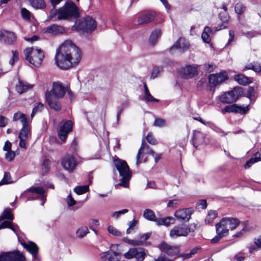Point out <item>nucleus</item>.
Returning <instances> with one entry per match:
<instances>
[{"label": "nucleus", "mask_w": 261, "mask_h": 261, "mask_svg": "<svg viewBox=\"0 0 261 261\" xmlns=\"http://www.w3.org/2000/svg\"><path fill=\"white\" fill-rule=\"evenodd\" d=\"M56 15L58 20L75 18L80 16L78 8L71 1L67 2L63 7L57 10H51L47 20L53 19Z\"/></svg>", "instance_id": "nucleus-3"}, {"label": "nucleus", "mask_w": 261, "mask_h": 261, "mask_svg": "<svg viewBox=\"0 0 261 261\" xmlns=\"http://www.w3.org/2000/svg\"><path fill=\"white\" fill-rule=\"evenodd\" d=\"M234 79L239 84L242 85H248L250 82L248 77L240 74L236 75L234 76Z\"/></svg>", "instance_id": "nucleus-32"}, {"label": "nucleus", "mask_w": 261, "mask_h": 261, "mask_svg": "<svg viewBox=\"0 0 261 261\" xmlns=\"http://www.w3.org/2000/svg\"><path fill=\"white\" fill-rule=\"evenodd\" d=\"M31 5L36 9H42L45 7L44 0H29Z\"/></svg>", "instance_id": "nucleus-31"}, {"label": "nucleus", "mask_w": 261, "mask_h": 261, "mask_svg": "<svg viewBox=\"0 0 261 261\" xmlns=\"http://www.w3.org/2000/svg\"><path fill=\"white\" fill-rule=\"evenodd\" d=\"M256 160H255L252 156L251 158L248 161L246 162L244 166V167L245 169H248L250 168L253 164L256 163Z\"/></svg>", "instance_id": "nucleus-61"}, {"label": "nucleus", "mask_w": 261, "mask_h": 261, "mask_svg": "<svg viewBox=\"0 0 261 261\" xmlns=\"http://www.w3.org/2000/svg\"><path fill=\"white\" fill-rule=\"evenodd\" d=\"M143 216L148 220L157 223L158 218L155 216L154 213H143Z\"/></svg>", "instance_id": "nucleus-45"}, {"label": "nucleus", "mask_w": 261, "mask_h": 261, "mask_svg": "<svg viewBox=\"0 0 261 261\" xmlns=\"http://www.w3.org/2000/svg\"><path fill=\"white\" fill-rule=\"evenodd\" d=\"M138 220L134 219L132 221H129L128 223V228L126 230V233L129 234L131 232V230L135 229V226L138 224Z\"/></svg>", "instance_id": "nucleus-43"}, {"label": "nucleus", "mask_w": 261, "mask_h": 261, "mask_svg": "<svg viewBox=\"0 0 261 261\" xmlns=\"http://www.w3.org/2000/svg\"><path fill=\"white\" fill-rule=\"evenodd\" d=\"M114 163L115 167L122 177L119 185L124 188H127L129 186V181L132 177V173L127 163L125 161L120 159L115 160Z\"/></svg>", "instance_id": "nucleus-4"}, {"label": "nucleus", "mask_w": 261, "mask_h": 261, "mask_svg": "<svg viewBox=\"0 0 261 261\" xmlns=\"http://www.w3.org/2000/svg\"><path fill=\"white\" fill-rule=\"evenodd\" d=\"M205 70L208 72L213 71L215 68V66L213 64H205L203 65Z\"/></svg>", "instance_id": "nucleus-62"}, {"label": "nucleus", "mask_w": 261, "mask_h": 261, "mask_svg": "<svg viewBox=\"0 0 261 261\" xmlns=\"http://www.w3.org/2000/svg\"><path fill=\"white\" fill-rule=\"evenodd\" d=\"M66 88L60 82H54L52 89L45 93L46 100L50 109L59 111L61 110V105L59 99L64 97Z\"/></svg>", "instance_id": "nucleus-2"}, {"label": "nucleus", "mask_w": 261, "mask_h": 261, "mask_svg": "<svg viewBox=\"0 0 261 261\" xmlns=\"http://www.w3.org/2000/svg\"><path fill=\"white\" fill-rule=\"evenodd\" d=\"M161 35L160 30H154L151 34L149 38V42L151 45H154Z\"/></svg>", "instance_id": "nucleus-30"}, {"label": "nucleus", "mask_w": 261, "mask_h": 261, "mask_svg": "<svg viewBox=\"0 0 261 261\" xmlns=\"http://www.w3.org/2000/svg\"><path fill=\"white\" fill-rule=\"evenodd\" d=\"M189 47V44L184 38H179L171 47L170 53L171 54H181Z\"/></svg>", "instance_id": "nucleus-12"}, {"label": "nucleus", "mask_w": 261, "mask_h": 261, "mask_svg": "<svg viewBox=\"0 0 261 261\" xmlns=\"http://www.w3.org/2000/svg\"><path fill=\"white\" fill-rule=\"evenodd\" d=\"M73 123L70 120L63 122L58 132L59 138L63 141H65L68 134L72 130Z\"/></svg>", "instance_id": "nucleus-13"}, {"label": "nucleus", "mask_w": 261, "mask_h": 261, "mask_svg": "<svg viewBox=\"0 0 261 261\" xmlns=\"http://www.w3.org/2000/svg\"><path fill=\"white\" fill-rule=\"evenodd\" d=\"M196 207L201 208L202 210H205L207 207V202L206 200H200L196 203Z\"/></svg>", "instance_id": "nucleus-55"}, {"label": "nucleus", "mask_w": 261, "mask_h": 261, "mask_svg": "<svg viewBox=\"0 0 261 261\" xmlns=\"http://www.w3.org/2000/svg\"><path fill=\"white\" fill-rule=\"evenodd\" d=\"M147 253V250L142 248H131L124 253V256L127 259L135 258L137 261H143Z\"/></svg>", "instance_id": "nucleus-9"}, {"label": "nucleus", "mask_w": 261, "mask_h": 261, "mask_svg": "<svg viewBox=\"0 0 261 261\" xmlns=\"http://www.w3.org/2000/svg\"><path fill=\"white\" fill-rule=\"evenodd\" d=\"M96 27L95 20L91 17L88 16L76 20L73 28L78 32L91 33L95 30Z\"/></svg>", "instance_id": "nucleus-6"}, {"label": "nucleus", "mask_w": 261, "mask_h": 261, "mask_svg": "<svg viewBox=\"0 0 261 261\" xmlns=\"http://www.w3.org/2000/svg\"><path fill=\"white\" fill-rule=\"evenodd\" d=\"M13 219V213H2L0 216V221L2 220H8L11 222Z\"/></svg>", "instance_id": "nucleus-50"}, {"label": "nucleus", "mask_w": 261, "mask_h": 261, "mask_svg": "<svg viewBox=\"0 0 261 261\" xmlns=\"http://www.w3.org/2000/svg\"><path fill=\"white\" fill-rule=\"evenodd\" d=\"M247 97L250 99H252L254 97V90L252 87H249L247 90Z\"/></svg>", "instance_id": "nucleus-60"}, {"label": "nucleus", "mask_w": 261, "mask_h": 261, "mask_svg": "<svg viewBox=\"0 0 261 261\" xmlns=\"http://www.w3.org/2000/svg\"><path fill=\"white\" fill-rule=\"evenodd\" d=\"M243 35L245 36L247 38L250 39L256 37L258 35V33L255 31H249L243 33Z\"/></svg>", "instance_id": "nucleus-59"}, {"label": "nucleus", "mask_w": 261, "mask_h": 261, "mask_svg": "<svg viewBox=\"0 0 261 261\" xmlns=\"http://www.w3.org/2000/svg\"><path fill=\"white\" fill-rule=\"evenodd\" d=\"M22 196L26 197L28 200L40 199L41 205H43L46 200V194L45 190L43 187H31L24 192Z\"/></svg>", "instance_id": "nucleus-7"}, {"label": "nucleus", "mask_w": 261, "mask_h": 261, "mask_svg": "<svg viewBox=\"0 0 261 261\" xmlns=\"http://www.w3.org/2000/svg\"><path fill=\"white\" fill-rule=\"evenodd\" d=\"M145 99L147 102H158L159 100L154 98L150 93H148L145 94Z\"/></svg>", "instance_id": "nucleus-56"}, {"label": "nucleus", "mask_w": 261, "mask_h": 261, "mask_svg": "<svg viewBox=\"0 0 261 261\" xmlns=\"http://www.w3.org/2000/svg\"><path fill=\"white\" fill-rule=\"evenodd\" d=\"M16 88L18 92L22 93L27 91L29 89H31L32 86L19 81L18 85H17Z\"/></svg>", "instance_id": "nucleus-33"}, {"label": "nucleus", "mask_w": 261, "mask_h": 261, "mask_svg": "<svg viewBox=\"0 0 261 261\" xmlns=\"http://www.w3.org/2000/svg\"><path fill=\"white\" fill-rule=\"evenodd\" d=\"M234 10L238 14L240 15L245 12L246 7L242 3H237L235 6Z\"/></svg>", "instance_id": "nucleus-41"}, {"label": "nucleus", "mask_w": 261, "mask_h": 261, "mask_svg": "<svg viewBox=\"0 0 261 261\" xmlns=\"http://www.w3.org/2000/svg\"><path fill=\"white\" fill-rule=\"evenodd\" d=\"M210 34H214L213 30L209 27H205L201 35V38L204 42L209 43L211 42Z\"/></svg>", "instance_id": "nucleus-28"}, {"label": "nucleus", "mask_w": 261, "mask_h": 261, "mask_svg": "<svg viewBox=\"0 0 261 261\" xmlns=\"http://www.w3.org/2000/svg\"><path fill=\"white\" fill-rule=\"evenodd\" d=\"M145 149H146L147 153H148V154L151 155L152 156H154V153H155L154 152L152 149H151L148 146H145L144 141L143 140L142 142L141 147L139 148L138 153H137V162H136L137 165H139V164H140L142 162V161L143 156H144V155L143 154L142 150Z\"/></svg>", "instance_id": "nucleus-25"}, {"label": "nucleus", "mask_w": 261, "mask_h": 261, "mask_svg": "<svg viewBox=\"0 0 261 261\" xmlns=\"http://www.w3.org/2000/svg\"><path fill=\"white\" fill-rule=\"evenodd\" d=\"M202 137L203 135L200 132L197 130L193 132V137L192 142L194 146H196V144L200 143V141L199 140V138H202Z\"/></svg>", "instance_id": "nucleus-37"}, {"label": "nucleus", "mask_w": 261, "mask_h": 261, "mask_svg": "<svg viewBox=\"0 0 261 261\" xmlns=\"http://www.w3.org/2000/svg\"><path fill=\"white\" fill-rule=\"evenodd\" d=\"M254 244L258 249L260 250L261 249V236L254 239Z\"/></svg>", "instance_id": "nucleus-64"}, {"label": "nucleus", "mask_w": 261, "mask_h": 261, "mask_svg": "<svg viewBox=\"0 0 261 261\" xmlns=\"http://www.w3.org/2000/svg\"><path fill=\"white\" fill-rule=\"evenodd\" d=\"M55 59L58 67L67 70L79 64L82 59V52L72 41L67 40L56 50Z\"/></svg>", "instance_id": "nucleus-1"}, {"label": "nucleus", "mask_w": 261, "mask_h": 261, "mask_svg": "<svg viewBox=\"0 0 261 261\" xmlns=\"http://www.w3.org/2000/svg\"><path fill=\"white\" fill-rule=\"evenodd\" d=\"M156 16V13L153 11H145L141 13L139 16L138 22V24H142L149 23L154 20Z\"/></svg>", "instance_id": "nucleus-22"}, {"label": "nucleus", "mask_w": 261, "mask_h": 261, "mask_svg": "<svg viewBox=\"0 0 261 261\" xmlns=\"http://www.w3.org/2000/svg\"><path fill=\"white\" fill-rule=\"evenodd\" d=\"M66 202L69 206H73L75 204V200L72 198L71 194H69L66 199Z\"/></svg>", "instance_id": "nucleus-63"}, {"label": "nucleus", "mask_w": 261, "mask_h": 261, "mask_svg": "<svg viewBox=\"0 0 261 261\" xmlns=\"http://www.w3.org/2000/svg\"><path fill=\"white\" fill-rule=\"evenodd\" d=\"M161 251L170 256H176L179 253V248L177 246H171L165 242H162L159 245Z\"/></svg>", "instance_id": "nucleus-14"}, {"label": "nucleus", "mask_w": 261, "mask_h": 261, "mask_svg": "<svg viewBox=\"0 0 261 261\" xmlns=\"http://www.w3.org/2000/svg\"><path fill=\"white\" fill-rule=\"evenodd\" d=\"M21 245L32 255V256L34 259H37V254L38 253L39 248L36 244L32 241H29L28 244L25 243H22Z\"/></svg>", "instance_id": "nucleus-24"}, {"label": "nucleus", "mask_w": 261, "mask_h": 261, "mask_svg": "<svg viewBox=\"0 0 261 261\" xmlns=\"http://www.w3.org/2000/svg\"><path fill=\"white\" fill-rule=\"evenodd\" d=\"M192 213H174V216L180 222L188 221Z\"/></svg>", "instance_id": "nucleus-34"}, {"label": "nucleus", "mask_w": 261, "mask_h": 261, "mask_svg": "<svg viewBox=\"0 0 261 261\" xmlns=\"http://www.w3.org/2000/svg\"><path fill=\"white\" fill-rule=\"evenodd\" d=\"M89 190V186L84 185L82 186H77L74 189V191L78 195H81L85 193Z\"/></svg>", "instance_id": "nucleus-38"}, {"label": "nucleus", "mask_w": 261, "mask_h": 261, "mask_svg": "<svg viewBox=\"0 0 261 261\" xmlns=\"http://www.w3.org/2000/svg\"><path fill=\"white\" fill-rule=\"evenodd\" d=\"M240 224V221L239 219L232 217L223 218L219 223H217L222 229H227V235L228 234L229 229H235Z\"/></svg>", "instance_id": "nucleus-10"}, {"label": "nucleus", "mask_w": 261, "mask_h": 261, "mask_svg": "<svg viewBox=\"0 0 261 261\" xmlns=\"http://www.w3.org/2000/svg\"><path fill=\"white\" fill-rule=\"evenodd\" d=\"M21 14L23 19L28 21H30L31 13L26 8H22L21 9Z\"/></svg>", "instance_id": "nucleus-40"}, {"label": "nucleus", "mask_w": 261, "mask_h": 261, "mask_svg": "<svg viewBox=\"0 0 261 261\" xmlns=\"http://www.w3.org/2000/svg\"><path fill=\"white\" fill-rule=\"evenodd\" d=\"M61 164L65 169L71 172L76 168L77 162L72 155L67 154L63 158Z\"/></svg>", "instance_id": "nucleus-15"}, {"label": "nucleus", "mask_w": 261, "mask_h": 261, "mask_svg": "<svg viewBox=\"0 0 261 261\" xmlns=\"http://www.w3.org/2000/svg\"><path fill=\"white\" fill-rule=\"evenodd\" d=\"M129 103L128 101H125L122 103L119 107L118 110L117 114V120L119 121V117L121 114L122 113L123 111L128 107Z\"/></svg>", "instance_id": "nucleus-42"}, {"label": "nucleus", "mask_w": 261, "mask_h": 261, "mask_svg": "<svg viewBox=\"0 0 261 261\" xmlns=\"http://www.w3.org/2000/svg\"><path fill=\"white\" fill-rule=\"evenodd\" d=\"M108 231L110 233L115 236L120 237L122 236L121 232L113 226H109Z\"/></svg>", "instance_id": "nucleus-46"}, {"label": "nucleus", "mask_w": 261, "mask_h": 261, "mask_svg": "<svg viewBox=\"0 0 261 261\" xmlns=\"http://www.w3.org/2000/svg\"><path fill=\"white\" fill-rule=\"evenodd\" d=\"M218 217V213H208L205 221L207 224H211L214 220Z\"/></svg>", "instance_id": "nucleus-49"}, {"label": "nucleus", "mask_w": 261, "mask_h": 261, "mask_svg": "<svg viewBox=\"0 0 261 261\" xmlns=\"http://www.w3.org/2000/svg\"><path fill=\"white\" fill-rule=\"evenodd\" d=\"M16 40V36L13 32L4 31L0 32V40L6 44H13Z\"/></svg>", "instance_id": "nucleus-23"}, {"label": "nucleus", "mask_w": 261, "mask_h": 261, "mask_svg": "<svg viewBox=\"0 0 261 261\" xmlns=\"http://www.w3.org/2000/svg\"><path fill=\"white\" fill-rule=\"evenodd\" d=\"M228 79V75L225 71L219 74H211L209 75V83L211 86L216 87Z\"/></svg>", "instance_id": "nucleus-17"}, {"label": "nucleus", "mask_w": 261, "mask_h": 261, "mask_svg": "<svg viewBox=\"0 0 261 261\" xmlns=\"http://www.w3.org/2000/svg\"><path fill=\"white\" fill-rule=\"evenodd\" d=\"M180 73L184 79L192 78L198 74L197 67L193 65H187L181 69Z\"/></svg>", "instance_id": "nucleus-21"}, {"label": "nucleus", "mask_w": 261, "mask_h": 261, "mask_svg": "<svg viewBox=\"0 0 261 261\" xmlns=\"http://www.w3.org/2000/svg\"><path fill=\"white\" fill-rule=\"evenodd\" d=\"M162 69V68H161L160 67H154L151 73L150 77L152 79H155V78L159 76V75L160 74V72H161Z\"/></svg>", "instance_id": "nucleus-52"}, {"label": "nucleus", "mask_w": 261, "mask_h": 261, "mask_svg": "<svg viewBox=\"0 0 261 261\" xmlns=\"http://www.w3.org/2000/svg\"><path fill=\"white\" fill-rule=\"evenodd\" d=\"M13 120L14 121L20 120L22 125L28 123L27 116L25 114L19 112L14 114Z\"/></svg>", "instance_id": "nucleus-29"}, {"label": "nucleus", "mask_w": 261, "mask_h": 261, "mask_svg": "<svg viewBox=\"0 0 261 261\" xmlns=\"http://www.w3.org/2000/svg\"><path fill=\"white\" fill-rule=\"evenodd\" d=\"M43 107L44 106L42 103H38L37 105L34 108L32 111L31 117L33 118L36 113L41 112L43 109Z\"/></svg>", "instance_id": "nucleus-44"}, {"label": "nucleus", "mask_w": 261, "mask_h": 261, "mask_svg": "<svg viewBox=\"0 0 261 261\" xmlns=\"http://www.w3.org/2000/svg\"><path fill=\"white\" fill-rule=\"evenodd\" d=\"M25 59L34 66L39 67L44 58L43 51L37 47H28L24 50Z\"/></svg>", "instance_id": "nucleus-5"}, {"label": "nucleus", "mask_w": 261, "mask_h": 261, "mask_svg": "<svg viewBox=\"0 0 261 261\" xmlns=\"http://www.w3.org/2000/svg\"><path fill=\"white\" fill-rule=\"evenodd\" d=\"M166 121L162 118L155 119L154 122V125L157 127H164L166 126Z\"/></svg>", "instance_id": "nucleus-51"}, {"label": "nucleus", "mask_w": 261, "mask_h": 261, "mask_svg": "<svg viewBox=\"0 0 261 261\" xmlns=\"http://www.w3.org/2000/svg\"><path fill=\"white\" fill-rule=\"evenodd\" d=\"M12 182V180L10 174L8 172H5L3 178L0 181V186L4 185L9 184Z\"/></svg>", "instance_id": "nucleus-39"}, {"label": "nucleus", "mask_w": 261, "mask_h": 261, "mask_svg": "<svg viewBox=\"0 0 261 261\" xmlns=\"http://www.w3.org/2000/svg\"><path fill=\"white\" fill-rule=\"evenodd\" d=\"M89 231L88 228L86 226H82L79 228L76 231V236L77 238L79 239H82L85 237L88 233Z\"/></svg>", "instance_id": "nucleus-35"}, {"label": "nucleus", "mask_w": 261, "mask_h": 261, "mask_svg": "<svg viewBox=\"0 0 261 261\" xmlns=\"http://www.w3.org/2000/svg\"><path fill=\"white\" fill-rule=\"evenodd\" d=\"M243 93V90L242 87H236L232 90L220 95L219 98L223 103H231L236 101Z\"/></svg>", "instance_id": "nucleus-8"}, {"label": "nucleus", "mask_w": 261, "mask_h": 261, "mask_svg": "<svg viewBox=\"0 0 261 261\" xmlns=\"http://www.w3.org/2000/svg\"><path fill=\"white\" fill-rule=\"evenodd\" d=\"M119 253L115 251H112L110 252L108 259L109 261H119Z\"/></svg>", "instance_id": "nucleus-47"}, {"label": "nucleus", "mask_w": 261, "mask_h": 261, "mask_svg": "<svg viewBox=\"0 0 261 261\" xmlns=\"http://www.w3.org/2000/svg\"><path fill=\"white\" fill-rule=\"evenodd\" d=\"M175 219L172 217H167L165 218H159L158 219L156 225H164L166 227L170 226L171 224H174Z\"/></svg>", "instance_id": "nucleus-27"}, {"label": "nucleus", "mask_w": 261, "mask_h": 261, "mask_svg": "<svg viewBox=\"0 0 261 261\" xmlns=\"http://www.w3.org/2000/svg\"><path fill=\"white\" fill-rule=\"evenodd\" d=\"M249 111L248 106L242 107L238 106L236 104H233L231 105H228L225 107L222 110V113L225 114V113H239L243 115L245 114Z\"/></svg>", "instance_id": "nucleus-18"}, {"label": "nucleus", "mask_w": 261, "mask_h": 261, "mask_svg": "<svg viewBox=\"0 0 261 261\" xmlns=\"http://www.w3.org/2000/svg\"><path fill=\"white\" fill-rule=\"evenodd\" d=\"M50 162L47 159H44L43 160L42 164V172L43 175L48 173L50 170Z\"/></svg>", "instance_id": "nucleus-36"}, {"label": "nucleus", "mask_w": 261, "mask_h": 261, "mask_svg": "<svg viewBox=\"0 0 261 261\" xmlns=\"http://www.w3.org/2000/svg\"><path fill=\"white\" fill-rule=\"evenodd\" d=\"M31 134V128L29 126L28 123L22 125L18 138L19 139V146L22 148H27L26 140L28 138Z\"/></svg>", "instance_id": "nucleus-16"}, {"label": "nucleus", "mask_w": 261, "mask_h": 261, "mask_svg": "<svg viewBox=\"0 0 261 261\" xmlns=\"http://www.w3.org/2000/svg\"><path fill=\"white\" fill-rule=\"evenodd\" d=\"M12 56L11 59L9 61V64L12 67L15 62L18 60V53L17 50H12Z\"/></svg>", "instance_id": "nucleus-48"}, {"label": "nucleus", "mask_w": 261, "mask_h": 261, "mask_svg": "<svg viewBox=\"0 0 261 261\" xmlns=\"http://www.w3.org/2000/svg\"><path fill=\"white\" fill-rule=\"evenodd\" d=\"M246 69H251L255 72H260L261 71V65L260 64H255L251 65L248 66H246L244 68V70Z\"/></svg>", "instance_id": "nucleus-53"}, {"label": "nucleus", "mask_w": 261, "mask_h": 261, "mask_svg": "<svg viewBox=\"0 0 261 261\" xmlns=\"http://www.w3.org/2000/svg\"><path fill=\"white\" fill-rule=\"evenodd\" d=\"M42 32L51 36H58L64 34L65 30L62 26L53 24L44 28L42 29Z\"/></svg>", "instance_id": "nucleus-19"}, {"label": "nucleus", "mask_w": 261, "mask_h": 261, "mask_svg": "<svg viewBox=\"0 0 261 261\" xmlns=\"http://www.w3.org/2000/svg\"><path fill=\"white\" fill-rule=\"evenodd\" d=\"M15 152L11 150L7 151V152L5 154L6 159L9 161H12L15 158Z\"/></svg>", "instance_id": "nucleus-58"}, {"label": "nucleus", "mask_w": 261, "mask_h": 261, "mask_svg": "<svg viewBox=\"0 0 261 261\" xmlns=\"http://www.w3.org/2000/svg\"><path fill=\"white\" fill-rule=\"evenodd\" d=\"M146 138L149 143L152 145L156 144V141L151 133L148 134Z\"/></svg>", "instance_id": "nucleus-57"}, {"label": "nucleus", "mask_w": 261, "mask_h": 261, "mask_svg": "<svg viewBox=\"0 0 261 261\" xmlns=\"http://www.w3.org/2000/svg\"><path fill=\"white\" fill-rule=\"evenodd\" d=\"M87 117L89 122L92 123L96 120L97 118L98 117V115L92 112H89L87 114Z\"/></svg>", "instance_id": "nucleus-54"}, {"label": "nucleus", "mask_w": 261, "mask_h": 261, "mask_svg": "<svg viewBox=\"0 0 261 261\" xmlns=\"http://www.w3.org/2000/svg\"><path fill=\"white\" fill-rule=\"evenodd\" d=\"M217 235L211 240V243L215 244L218 242L223 237L227 236V229H222L219 225H216Z\"/></svg>", "instance_id": "nucleus-26"}, {"label": "nucleus", "mask_w": 261, "mask_h": 261, "mask_svg": "<svg viewBox=\"0 0 261 261\" xmlns=\"http://www.w3.org/2000/svg\"><path fill=\"white\" fill-rule=\"evenodd\" d=\"M190 232V228L184 224L175 226L170 231L169 236L172 239H176L179 237L187 236Z\"/></svg>", "instance_id": "nucleus-11"}, {"label": "nucleus", "mask_w": 261, "mask_h": 261, "mask_svg": "<svg viewBox=\"0 0 261 261\" xmlns=\"http://www.w3.org/2000/svg\"><path fill=\"white\" fill-rule=\"evenodd\" d=\"M0 261H24V258L21 254L5 252L0 254Z\"/></svg>", "instance_id": "nucleus-20"}]
</instances>
